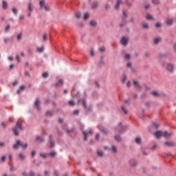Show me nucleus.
I'll return each mask as SVG.
<instances>
[{
	"label": "nucleus",
	"instance_id": "obj_62",
	"mask_svg": "<svg viewBox=\"0 0 176 176\" xmlns=\"http://www.w3.org/2000/svg\"><path fill=\"white\" fill-rule=\"evenodd\" d=\"M109 8H110L109 5L107 4V5L105 6V9H106V10H108V9H109Z\"/></svg>",
	"mask_w": 176,
	"mask_h": 176
},
{
	"label": "nucleus",
	"instance_id": "obj_22",
	"mask_svg": "<svg viewBox=\"0 0 176 176\" xmlns=\"http://www.w3.org/2000/svg\"><path fill=\"white\" fill-rule=\"evenodd\" d=\"M18 41H21V39L23 38V33L21 32L19 33L17 36H16Z\"/></svg>",
	"mask_w": 176,
	"mask_h": 176
},
{
	"label": "nucleus",
	"instance_id": "obj_29",
	"mask_svg": "<svg viewBox=\"0 0 176 176\" xmlns=\"http://www.w3.org/2000/svg\"><path fill=\"white\" fill-rule=\"evenodd\" d=\"M135 142H136V144H141V138H136L135 139Z\"/></svg>",
	"mask_w": 176,
	"mask_h": 176
},
{
	"label": "nucleus",
	"instance_id": "obj_3",
	"mask_svg": "<svg viewBox=\"0 0 176 176\" xmlns=\"http://www.w3.org/2000/svg\"><path fill=\"white\" fill-rule=\"evenodd\" d=\"M124 126L122 125V123H120L117 128L116 129V133H118L119 134H122L124 133Z\"/></svg>",
	"mask_w": 176,
	"mask_h": 176
},
{
	"label": "nucleus",
	"instance_id": "obj_23",
	"mask_svg": "<svg viewBox=\"0 0 176 176\" xmlns=\"http://www.w3.org/2000/svg\"><path fill=\"white\" fill-rule=\"evenodd\" d=\"M19 157L21 160H24V159L25 158V157L24 156V154L23 153H19Z\"/></svg>",
	"mask_w": 176,
	"mask_h": 176
},
{
	"label": "nucleus",
	"instance_id": "obj_18",
	"mask_svg": "<svg viewBox=\"0 0 176 176\" xmlns=\"http://www.w3.org/2000/svg\"><path fill=\"white\" fill-rule=\"evenodd\" d=\"M3 9H7L8 8V3L5 1H3L2 4Z\"/></svg>",
	"mask_w": 176,
	"mask_h": 176
},
{
	"label": "nucleus",
	"instance_id": "obj_52",
	"mask_svg": "<svg viewBox=\"0 0 176 176\" xmlns=\"http://www.w3.org/2000/svg\"><path fill=\"white\" fill-rule=\"evenodd\" d=\"M153 126L155 127V129H157L159 127V124H156L155 122L153 123Z\"/></svg>",
	"mask_w": 176,
	"mask_h": 176
},
{
	"label": "nucleus",
	"instance_id": "obj_54",
	"mask_svg": "<svg viewBox=\"0 0 176 176\" xmlns=\"http://www.w3.org/2000/svg\"><path fill=\"white\" fill-rule=\"evenodd\" d=\"M155 27H156L157 28H159L162 27V24H160V23H157L155 24Z\"/></svg>",
	"mask_w": 176,
	"mask_h": 176
},
{
	"label": "nucleus",
	"instance_id": "obj_20",
	"mask_svg": "<svg viewBox=\"0 0 176 176\" xmlns=\"http://www.w3.org/2000/svg\"><path fill=\"white\" fill-rule=\"evenodd\" d=\"M50 148H53V146H54V142L52 140V136H50Z\"/></svg>",
	"mask_w": 176,
	"mask_h": 176
},
{
	"label": "nucleus",
	"instance_id": "obj_58",
	"mask_svg": "<svg viewBox=\"0 0 176 176\" xmlns=\"http://www.w3.org/2000/svg\"><path fill=\"white\" fill-rule=\"evenodd\" d=\"M5 30L6 31H9L10 30V25H8Z\"/></svg>",
	"mask_w": 176,
	"mask_h": 176
},
{
	"label": "nucleus",
	"instance_id": "obj_39",
	"mask_svg": "<svg viewBox=\"0 0 176 176\" xmlns=\"http://www.w3.org/2000/svg\"><path fill=\"white\" fill-rule=\"evenodd\" d=\"M43 50H44L43 47L37 48V52H38V53H42V52H43Z\"/></svg>",
	"mask_w": 176,
	"mask_h": 176
},
{
	"label": "nucleus",
	"instance_id": "obj_16",
	"mask_svg": "<svg viewBox=\"0 0 176 176\" xmlns=\"http://www.w3.org/2000/svg\"><path fill=\"white\" fill-rule=\"evenodd\" d=\"M133 85L135 86L136 89H141V86L138 83V81H134Z\"/></svg>",
	"mask_w": 176,
	"mask_h": 176
},
{
	"label": "nucleus",
	"instance_id": "obj_36",
	"mask_svg": "<svg viewBox=\"0 0 176 176\" xmlns=\"http://www.w3.org/2000/svg\"><path fill=\"white\" fill-rule=\"evenodd\" d=\"M16 126L19 127L20 130H23V127H21V123H20V122H16Z\"/></svg>",
	"mask_w": 176,
	"mask_h": 176
},
{
	"label": "nucleus",
	"instance_id": "obj_63",
	"mask_svg": "<svg viewBox=\"0 0 176 176\" xmlns=\"http://www.w3.org/2000/svg\"><path fill=\"white\" fill-rule=\"evenodd\" d=\"M126 65H127V67H129V68H131V63H128Z\"/></svg>",
	"mask_w": 176,
	"mask_h": 176
},
{
	"label": "nucleus",
	"instance_id": "obj_34",
	"mask_svg": "<svg viewBox=\"0 0 176 176\" xmlns=\"http://www.w3.org/2000/svg\"><path fill=\"white\" fill-rule=\"evenodd\" d=\"M100 130L102 133H104V134H107L108 133V131H107V129H105V128H101V129H100Z\"/></svg>",
	"mask_w": 176,
	"mask_h": 176
},
{
	"label": "nucleus",
	"instance_id": "obj_37",
	"mask_svg": "<svg viewBox=\"0 0 176 176\" xmlns=\"http://www.w3.org/2000/svg\"><path fill=\"white\" fill-rule=\"evenodd\" d=\"M122 111H123L124 113H125L126 115H127L129 113V111L127 110H126V108H124V107H122L121 108Z\"/></svg>",
	"mask_w": 176,
	"mask_h": 176
},
{
	"label": "nucleus",
	"instance_id": "obj_32",
	"mask_svg": "<svg viewBox=\"0 0 176 176\" xmlns=\"http://www.w3.org/2000/svg\"><path fill=\"white\" fill-rule=\"evenodd\" d=\"M166 24H167L168 25H171L173 24V19H168V20L166 21Z\"/></svg>",
	"mask_w": 176,
	"mask_h": 176
},
{
	"label": "nucleus",
	"instance_id": "obj_57",
	"mask_svg": "<svg viewBox=\"0 0 176 176\" xmlns=\"http://www.w3.org/2000/svg\"><path fill=\"white\" fill-rule=\"evenodd\" d=\"M130 57H131V56H130V54H127L125 56V58H126V60H129Z\"/></svg>",
	"mask_w": 176,
	"mask_h": 176
},
{
	"label": "nucleus",
	"instance_id": "obj_24",
	"mask_svg": "<svg viewBox=\"0 0 176 176\" xmlns=\"http://www.w3.org/2000/svg\"><path fill=\"white\" fill-rule=\"evenodd\" d=\"M115 140H116V141H118V142H120V141H122V138H120L119 135H115Z\"/></svg>",
	"mask_w": 176,
	"mask_h": 176
},
{
	"label": "nucleus",
	"instance_id": "obj_31",
	"mask_svg": "<svg viewBox=\"0 0 176 176\" xmlns=\"http://www.w3.org/2000/svg\"><path fill=\"white\" fill-rule=\"evenodd\" d=\"M146 18L147 19V20H153V16H152V15L149 14L146 15Z\"/></svg>",
	"mask_w": 176,
	"mask_h": 176
},
{
	"label": "nucleus",
	"instance_id": "obj_47",
	"mask_svg": "<svg viewBox=\"0 0 176 176\" xmlns=\"http://www.w3.org/2000/svg\"><path fill=\"white\" fill-rule=\"evenodd\" d=\"M16 59L17 60L18 63H21V59L20 58V56L16 55Z\"/></svg>",
	"mask_w": 176,
	"mask_h": 176
},
{
	"label": "nucleus",
	"instance_id": "obj_30",
	"mask_svg": "<svg viewBox=\"0 0 176 176\" xmlns=\"http://www.w3.org/2000/svg\"><path fill=\"white\" fill-rule=\"evenodd\" d=\"M56 153L55 151H51V152L50 153V156L51 157H54V156H56Z\"/></svg>",
	"mask_w": 176,
	"mask_h": 176
},
{
	"label": "nucleus",
	"instance_id": "obj_49",
	"mask_svg": "<svg viewBox=\"0 0 176 176\" xmlns=\"http://www.w3.org/2000/svg\"><path fill=\"white\" fill-rule=\"evenodd\" d=\"M100 52L101 53H104V52H105V48L104 47H102L100 48Z\"/></svg>",
	"mask_w": 176,
	"mask_h": 176
},
{
	"label": "nucleus",
	"instance_id": "obj_35",
	"mask_svg": "<svg viewBox=\"0 0 176 176\" xmlns=\"http://www.w3.org/2000/svg\"><path fill=\"white\" fill-rule=\"evenodd\" d=\"M12 12H13L14 14L16 15V14H17V12H18L17 8L14 7V8H12Z\"/></svg>",
	"mask_w": 176,
	"mask_h": 176
},
{
	"label": "nucleus",
	"instance_id": "obj_8",
	"mask_svg": "<svg viewBox=\"0 0 176 176\" xmlns=\"http://www.w3.org/2000/svg\"><path fill=\"white\" fill-rule=\"evenodd\" d=\"M28 10L29 12H32L34 10V6L32 3L30 2L28 6Z\"/></svg>",
	"mask_w": 176,
	"mask_h": 176
},
{
	"label": "nucleus",
	"instance_id": "obj_40",
	"mask_svg": "<svg viewBox=\"0 0 176 176\" xmlns=\"http://www.w3.org/2000/svg\"><path fill=\"white\" fill-rule=\"evenodd\" d=\"M90 16L89 13L86 12L84 15V20H87V19Z\"/></svg>",
	"mask_w": 176,
	"mask_h": 176
},
{
	"label": "nucleus",
	"instance_id": "obj_17",
	"mask_svg": "<svg viewBox=\"0 0 176 176\" xmlns=\"http://www.w3.org/2000/svg\"><path fill=\"white\" fill-rule=\"evenodd\" d=\"M36 141H40V142H43V141H45V139L41 138V136H36Z\"/></svg>",
	"mask_w": 176,
	"mask_h": 176
},
{
	"label": "nucleus",
	"instance_id": "obj_55",
	"mask_svg": "<svg viewBox=\"0 0 176 176\" xmlns=\"http://www.w3.org/2000/svg\"><path fill=\"white\" fill-rule=\"evenodd\" d=\"M8 60L10 61H13V60H14V58H13V56H8Z\"/></svg>",
	"mask_w": 176,
	"mask_h": 176
},
{
	"label": "nucleus",
	"instance_id": "obj_27",
	"mask_svg": "<svg viewBox=\"0 0 176 176\" xmlns=\"http://www.w3.org/2000/svg\"><path fill=\"white\" fill-rule=\"evenodd\" d=\"M13 133H14V135H19V132L17 131L16 127L13 128Z\"/></svg>",
	"mask_w": 176,
	"mask_h": 176
},
{
	"label": "nucleus",
	"instance_id": "obj_25",
	"mask_svg": "<svg viewBox=\"0 0 176 176\" xmlns=\"http://www.w3.org/2000/svg\"><path fill=\"white\" fill-rule=\"evenodd\" d=\"M111 149H112L113 153H116V152H118V148H116V146L113 145L112 146Z\"/></svg>",
	"mask_w": 176,
	"mask_h": 176
},
{
	"label": "nucleus",
	"instance_id": "obj_6",
	"mask_svg": "<svg viewBox=\"0 0 176 176\" xmlns=\"http://www.w3.org/2000/svg\"><path fill=\"white\" fill-rule=\"evenodd\" d=\"M155 135L156 137V138H160V137H162V135L164 137V134L163 132L162 131H157L155 133Z\"/></svg>",
	"mask_w": 176,
	"mask_h": 176
},
{
	"label": "nucleus",
	"instance_id": "obj_38",
	"mask_svg": "<svg viewBox=\"0 0 176 176\" xmlns=\"http://www.w3.org/2000/svg\"><path fill=\"white\" fill-rule=\"evenodd\" d=\"M142 25L143 28H149V25H148V23H143Z\"/></svg>",
	"mask_w": 176,
	"mask_h": 176
},
{
	"label": "nucleus",
	"instance_id": "obj_12",
	"mask_svg": "<svg viewBox=\"0 0 176 176\" xmlns=\"http://www.w3.org/2000/svg\"><path fill=\"white\" fill-rule=\"evenodd\" d=\"M163 134H164V137H165L166 138H170V137H171V133H169L166 131L163 132Z\"/></svg>",
	"mask_w": 176,
	"mask_h": 176
},
{
	"label": "nucleus",
	"instance_id": "obj_21",
	"mask_svg": "<svg viewBox=\"0 0 176 176\" xmlns=\"http://www.w3.org/2000/svg\"><path fill=\"white\" fill-rule=\"evenodd\" d=\"M90 25H91V27H96V25H97V21H90Z\"/></svg>",
	"mask_w": 176,
	"mask_h": 176
},
{
	"label": "nucleus",
	"instance_id": "obj_2",
	"mask_svg": "<svg viewBox=\"0 0 176 176\" xmlns=\"http://www.w3.org/2000/svg\"><path fill=\"white\" fill-rule=\"evenodd\" d=\"M162 67L166 68V69H167V71H168L169 72H173V71H174V65L173 64H171V63H164L162 65Z\"/></svg>",
	"mask_w": 176,
	"mask_h": 176
},
{
	"label": "nucleus",
	"instance_id": "obj_60",
	"mask_svg": "<svg viewBox=\"0 0 176 176\" xmlns=\"http://www.w3.org/2000/svg\"><path fill=\"white\" fill-rule=\"evenodd\" d=\"M90 54H91V57H93L94 56V50H91Z\"/></svg>",
	"mask_w": 176,
	"mask_h": 176
},
{
	"label": "nucleus",
	"instance_id": "obj_42",
	"mask_svg": "<svg viewBox=\"0 0 176 176\" xmlns=\"http://www.w3.org/2000/svg\"><path fill=\"white\" fill-rule=\"evenodd\" d=\"M81 16H82V14L80 12H77L76 14V17H77V19H80Z\"/></svg>",
	"mask_w": 176,
	"mask_h": 176
},
{
	"label": "nucleus",
	"instance_id": "obj_43",
	"mask_svg": "<svg viewBox=\"0 0 176 176\" xmlns=\"http://www.w3.org/2000/svg\"><path fill=\"white\" fill-rule=\"evenodd\" d=\"M153 3L155 5H159L160 3V1L159 0H153Z\"/></svg>",
	"mask_w": 176,
	"mask_h": 176
},
{
	"label": "nucleus",
	"instance_id": "obj_33",
	"mask_svg": "<svg viewBox=\"0 0 176 176\" xmlns=\"http://www.w3.org/2000/svg\"><path fill=\"white\" fill-rule=\"evenodd\" d=\"M97 154H98V156H100V157L104 156V152H102L101 151H98Z\"/></svg>",
	"mask_w": 176,
	"mask_h": 176
},
{
	"label": "nucleus",
	"instance_id": "obj_64",
	"mask_svg": "<svg viewBox=\"0 0 176 176\" xmlns=\"http://www.w3.org/2000/svg\"><path fill=\"white\" fill-rule=\"evenodd\" d=\"M126 5L129 6V8H131V3H129V1H126Z\"/></svg>",
	"mask_w": 176,
	"mask_h": 176
},
{
	"label": "nucleus",
	"instance_id": "obj_15",
	"mask_svg": "<svg viewBox=\"0 0 176 176\" xmlns=\"http://www.w3.org/2000/svg\"><path fill=\"white\" fill-rule=\"evenodd\" d=\"M39 104H41V101H39V99H36L35 102V106L36 107L38 111H39Z\"/></svg>",
	"mask_w": 176,
	"mask_h": 176
},
{
	"label": "nucleus",
	"instance_id": "obj_10",
	"mask_svg": "<svg viewBox=\"0 0 176 176\" xmlns=\"http://www.w3.org/2000/svg\"><path fill=\"white\" fill-rule=\"evenodd\" d=\"M64 85V82H63V80H59L58 82L56 83L55 86L56 87H60Z\"/></svg>",
	"mask_w": 176,
	"mask_h": 176
},
{
	"label": "nucleus",
	"instance_id": "obj_9",
	"mask_svg": "<svg viewBox=\"0 0 176 176\" xmlns=\"http://www.w3.org/2000/svg\"><path fill=\"white\" fill-rule=\"evenodd\" d=\"M129 163L132 167H135V166H137V161H135V160H131Z\"/></svg>",
	"mask_w": 176,
	"mask_h": 176
},
{
	"label": "nucleus",
	"instance_id": "obj_14",
	"mask_svg": "<svg viewBox=\"0 0 176 176\" xmlns=\"http://www.w3.org/2000/svg\"><path fill=\"white\" fill-rule=\"evenodd\" d=\"M160 41H162V38L160 37H157V38H154L155 45H157V43H159V42H160Z\"/></svg>",
	"mask_w": 176,
	"mask_h": 176
},
{
	"label": "nucleus",
	"instance_id": "obj_48",
	"mask_svg": "<svg viewBox=\"0 0 176 176\" xmlns=\"http://www.w3.org/2000/svg\"><path fill=\"white\" fill-rule=\"evenodd\" d=\"M53 115V113L52 111H47L46 113V116H52Z\"/></svg>",
	"mask_w": 176,
	"mask_h": 176
},
{
	"label": "nucleus",
	"instance_id": "obj_44",
	"mask_svg": "<svg viewBox=\"0 0 176 176\" xmlns=\"http://www.w3.org/2000/svg\"><path fill=\"white\" fill-rule=\"evenodd\" d=\"M48 77H49V74L48 73L45 72V73L43 74V78H48Z\"/></svg>",
	"mask_w": 176,
	"mask_h": 176
},
{
	"label": "nucleus",
	"instance_id": "obj_56",
	"mask_svg": "<svg viewBox=\"0 0 176 176\" xmlns=\"http://www.w3.org/2000/svg\"><path fill=\"white\" fill-rule=\"evenodd\" d=\"M74 115H79V110H75L74 111Z\"/></svg>",
	"mask_w": 176,
	"mask_h": 176
},
{
	"label": "nucleus",
	"instance_id": "obj_51",
	"mask_svg": "<svg viewBox=\"0 0 176 176\" xmlns=\"http://www.w3.org/2000/svg\"><path fill=\"white\" fill-rule=\"evenodd\" d=\"M43 40L45 41H47V35L44 34L43 36Z\"/></svg>",
	"mask_w": 176,
	"mask_h": 176
},
{
	"label": "nucleus",
	"instance_id": "obj_46",
	"mask_svg": "<svg viewBox=\"0 0 176 176\" xmlns=\"http://www.w3.org/2000/svg\"><path fill=\"white\" fill-rule=\"evenodd\" d=\"M40 156L41 157H43V159H46V157H47V154H45V153H41L40 154Z\"/></svg>",
	"mask_w": 176,
	"mask_h": 176
},
{
	"label": "nucleus",
	"instance_id": "obj_11",
	"mask_svg": "<svg viewBox=\"0 0 176 176\" xmlns=\"http://www.w3.org/2000/svg\"><path fill=\"white\" fill-rule=\"evenodd\" d=\"M122 3H123V1H122V0H118L117 3L115 6V9H119V6L122 5Z\"/></svg>",
	"mask_w": 176,
	"mask_h": 176
},
{
	"label": "nucleus",
	"instance_id": "obj_5",
	"mask_svg": "<svg viewBox=\"0 0 176 176\" xmlns=\"http://www.w3.org/2000/svg\"><path fill=\"white\" fill-rule=\"evenodd\" d=\"M40 6H41V8H44V9H45L46 11H47V10H50V8H49V7H47V6L45 5V1H43V0H41V1H40Z\"/></svg>",
	"mask_w": 176,
	"mask_h": 176
},
{
	"label": "nucleus",
	"instance_id": "obj_7",
	"mask_svg": "<svg viewBox=\"0 0 176 176\" xmlns=\"http://www.w3.org/2000/svg\"><path fill=\"white\" fill-rule=\"evenodd\" d=\"M164 144L166 146H175V143L174 142H165Z\"/></svg>",
	"mask_w": 176,
	"mask_h": 176
},
{
	"label": "nucleus",
	"instance_id": "obj_61",
	"mask_svg": "<svg viewBox=\"0 0 176 176\" xmlns=\"http://www.w3.org/2000/svg\"><path fill=\"white\" fill-rule=\"evenodd\" d=\"M127 87H130V86H131V82H130V81H128L126 83Z\"/></svg>",
	"mask_w": 176,
	"mask_h": 176
},
{
	"label": "nucleus",
	"instance_id": "obj_50",
	"mask_svg": "<svg viewBox=\"0 0 176 176\" xmlns=\"http://www.w3.org/2000/svg\"><path fill=\"white\" fill-rule=\"evenodd\" d=\"M5 160H6V155L3 156L0 160V162H5Z\"/></svg>",
	"mask_w": 176,
	"mask_h": 176
},
{
	"label": "nucleus",
	"instance_id": "obj_1",
	"mask_svg": "<svg viewBox=\"0 0 176 176\" xmlns=\"http://www.w3.org/2000/svg\"><path fill=\"white\" fill-rule=\"evenodd\" d=\"M19 146H21L23 149H27V148H28V144L27 143L23 144L21 141L17 140L16 143L13 145V148L14 149H17Z\"/></svg>",
	"mask_w": 176,
	"mask_h": 176
},
{
	"label": "nucleus",
	"instance_id": "obj_26",
	"mask_svg": "<svg viewBox=\"0 0 176 176\" xmlns=\"http://www.w3.org/2000/svg\"><path fill=\"white\" fill-rule=\"evenodd\" d=\"M126 80H127V76L124 75V76H122V83H126Z\"/></svg>",
	"mask_w": 176,
	"mask_h": 176
},
{
	"label": "nucleus",
	"instance_id": "obj_28",
	"mask_svg": "<svg viewBox=\"0 0 176 176\" xmlns=\"http://www.w3.org/2000/svg\"><path fill=\"white\" fill-rule=\"evenodd\" d=\"M24 89H25V87H24V86H23V85L21 86L20 88H19V89L17 90L16 93L19 94V93H20V92L21 91V90H22V91L24 90Z\"/></svg>",
	"mask_w": 176,
	"mask_h": 176
},
{
	"label": "nucleus",
	"instance_id": "obj_45",
	"mask_svg": "<svg viewBox=\"0 0 176 176\" xmlns=\"http://www.w3.org/2000/svg\"><path fill=\"white\" fill-rule=\"evenodd\" d=\"M151 94H153V96H155V97H157V96H159V93L157 91H153Z\"/></svg>",
	"mask_w": 176,
	"mask_h": 176
},
{
	"label": "nucleus",
	"instance_id": "obj_19",
	"mask_svg": "<svg viewBox=\"0 0 176 176\" xmlns=\"http://www.w3.org/2000/svg\"><path fill=\"white\" fill-rule=\"evenodd\" d=\"M92 9H96L97 8H98V2H94L92 6Z\"/></svg>",
	"mask_w": 176,
	"mask_h": 176
},
{
	"label": "nucleus",
	"instance_id": "obj_13",
	"mask_svg": "<svg viewBox=\"0 0 176 176\" xmlns=\"http://www.w3.org/2000/svg\"><path fill=\"white\" fill-rule=\"evenodd\" d=\"M82 134L84 135V140L85 141H87V138H89V133H87V132H86V131H83Z\"/></svg>",
	"mask_w": 176,
	"mask_h": 176
},
{
	"label": "nucleus",
	"instance_id": "obj_59",
	"mask_svg": "<svg viewBox=\"0 0 176 176\" xmlns=\"http://www.w3.org/2000/svg\"><path fill=\"white\" fill-rule=\"evenodd\" d=\"M144 56L145 57H149V56H151V54H149V52H146Z\"/></svg>",
	"mask_w": 176,
	"mask_h": 176
},
{
	"label": "nucleus",
	"instance_id": "obj_41",
	"mask_svg": "<svg viewBox=\"0 0 176 176\" xmlns=\"http://www.w3.org/2000/svg\"><path fill=\"white\" fill-rule=\"evenodd\" d=\"M69 105H71V107H74V105H75V102L74 100L69 101Z\"/></svg>",
	"mask_w": 176,
	"mask_h": 176
},
{
	"label": "nucleus",
	"instance_id": "obj_53",
	"mask_svg": "<svg viewBox=\"0 0 176 176\" xmlns=\"http://www.w3.org/2000/svg\"><path fill=\"white\" fill-rule=\"evenodd\" d=\"M96 140L97 141H98V140H100V133H97V134L96 135Z\"/></svg>",
	"mask_w": 176,
	"mask_h": 176
},
{
	"label": "nucleus",
	"instance_id": "obj_4",
	"mask_svg": "<svg viewBox=\"0 0 176 176\" xmlns=\"http://www.w3.org/2000/svg\"><path fill=\"white\" fill-rule=\"evenodd\" d=\"M120 43L122 45V46H127V43H129V38L126 37H122Z\"/></svg>",
	"mask_w": 176,
	"mask_h": 176
}]
</instances>
